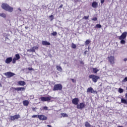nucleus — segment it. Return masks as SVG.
<instances>
[{"mask_svg": "<svg viewBox=\"0 0 127 127\" xmlns=\"http://www.w3.org/2000/svg\"><path fill=\"white\" fill-rule=\"evenodd\" d=\"M1 7L2 9L6 10V11H8L9 12H12V11H13V8L7 3H2Z\"/></svg>", "mask_w": 127, "mask_h": 127, "instance_id": "nucleus-1", "label": "nucleus"}, {"mask_svg": "<svg viewBox=\"0 0 127 127\" xmlns=\"http://www.w3.org/2000/svg\"><path fill=\"white\" fill-rule=\"evenodd\" d=\"M63 89V86L62 84L59 83L55 84L53 89V91H62Z\"/></svg>", "mask_w": 127, "mask_h": 127, "instance_id": "nucleus-2", "label": "nucleus"}, {"mask_svg": "<svg viewBox=\"0 0 127 127\" xmlns=\"http://www.w3.org/2000/svg\"><path fill=\"white\" fill-rule=\"evenodd\" d=\"M89 79H92V81L94 82V83H97V82H98V80L100 79L99 76L94 74L89 75Z\"/></svg>", "mask_w": 127, "mask_h": 127, "instance_id": "nucleus-3", "label": "nucleus"}, {"mask_svg": "<svg viewBox=\"0 0 127 127\" xmlns=\"http://www.w3.org/2000/svg\"><path fill=\"white\" fill-rule=\"evenodd\" d=\"M108 61L110 63L112 66H114V64H115L116 61V59L115 58V56H110L108 57Z\"/></svg>", "mask_w": 127, "mask_h": 127, "instance_id": "nucleus-4", "label": "nucleus"}, {"mask_svg": "<svg viewBox=\"0 0 127 127\" xmlns=\"http://www.w3.org/2000/svg\"><path fill=\"white\" fill-rule=\"evenodd\" d=\"M10 90L13 92V93H14L15 91H17V92H19V91H25V88L24 87H11Z\"/></svg>", "mask_w": 127, "mask_h": 127, "instance_id": "nucleus-5", "label": "nucleus"}, {"mask_svg": "<svg viewBox=\"0 0 127 127\" xmlns=\"http://www.w3.org/2000/svg\"><path fill=\"white\" fill-rule=\"evenodd\" d=\"M85 107H86V105L84 102L80 103L76 106V108L78 110H83V109H85Z\"/></svg>", "mask_w": 127, "mask_h": 127, "instance_id": "nucleus-6", "label": "nucleus"}, {"mask_svg": "<svg viewBox=\"0 0 127 127\" xmlns=\"http://www.w3.org/2000/svg\"><path fill=\"white\" fill-rule=\"evenodd\" d=\"M51 99H52V97L49 96L48 97H41L40 98V100L41 101H42V102H48V101H50V100H51Z\"/></svg>", "mask_w": 127, "mask_h": 127, "instance_id": "nucleus-7", "label": "nucleus"}, {"mask_svg": "<svg viewBox=\"0 0 127 127\" xmlns=\"http://www.w3.org/2000/svg\"><path fill=\"white\" fill-rule=\"evenodd\" d=\"M18 119H20V115L19 114L15 115L14 116H11L10 117V121H15V120H18Z\"/></svg>", "mask_w": 127, "mask_h": 127, "instance_id": "nucleus-8", "label": "nucleus"}, {"mask_svg": "<svg viewBox=\"0 0 127 127\" xmlns=\"http://www.w3.org/2000/svg\"><path fill=\"white\" fill-rule=\"evenodd\" d=\"M4 75L6 76V77H7V78H11V77H12L13 76H14L15 74H14V73L13 72L9 71L5 73Z\"/></svg>", "mask_w": 127, "mask_h": 127, "instance_id": "nucleus-9", "label": "nucleus"}, {"mask_svg": "<svg viewBox=\"0 0 127 127\" xmlns=\"http://www.w3.org/2000/svg\"><path fill=\"white\" fill-rule=\"evenodd\" d=\"M38 119L40 121H47V117L44 115H39Z\"/></svg>", "mask_w": 127, "mask_h": 127, "instance_id": "nucleus-10", "label": "nucleus"}, {"mask_svg": "<svg viewBox=\"0 0 127 127\" xmlns=\"http://www.w3.org/2000/svg\"><path fill=\"white\" fill-rule=\"evenodd\" d=\"M127 32H124L119 37V40H121V39H126V38H127Z\"/></svg>", "mask_w": 127, "mask_h": 127, "instance_id": "nucleus-11", "label": "nucleus"}, {"mask_svg": "<svg viewBox=\"0 0 127 127\" xmlns=\"http://www.w3.org/2000/svg\"><path fill=\"white\" fill-rule=\"evenodd\" d=\"M79 102H80V100L78 98H75L72 100V103L76 106L79 104Z\"/></svg>", "mask_w": 127, "mask_h": 127, "instance_id": "nucleus-12", "label": "nucleus"}, {"mask_svg": "<svg viewBox=\"0 0 127 127\" xmlns=\"http://www.w3.org/2000/svg\"><path fill=\"white\" fill-rule=\"evenodd\" d=\"M125 98L126 99H125L124 98H121V103L122 104L127 105V93L125 94Z\"/></svg>", "mask_w": 127, "mask_h": 127, "instance_id": "nucleus-13", "label": "nucleus"}, {"mask_svg": "<svg viewBox=\"0 0 127 127\" xmlns=\"http://www.w3.org/2000/svg\"><path fill=\"white\" fill-rule=\"evenodd\" d=\"M38 48L37 46L33 47L30 49L28 50L27 51L28 52H35V50H38Z\"/></svg>", "mask_w": 127, "mask_h": 127, "instance_id": "nucleus-14", "label": "nucleus"}, {"mask_svg": "<svg viewBox=\"0 0 127 127\" xmlns=\"http://www.w3.org/2000/svg\"><path fill=\"white\" fill-rule=\"evenodd\" d=\"M12 62V57L7 58L5 61V63H6V64H9V63H10V62Z\"/></svg>", "mask_w": 127, "mask_h": 127, "instance_id": "nucleus-15", "label": "nucleus"}, {"mask_svg": "<svg viewBox=\"0 0 127 127\" xmlns=\"http://www.w3.org/2000/svg\"><path fill=\"white\" fill-rule=\"evenodd\" d=\"M87 93H91V94H92L93 93H95V90H94L93 88L90 87L87 88Z\"/></svg>", "mask_w": 127, "mask_h": 127, "instance_id": "nucleus-16", "label": "nucleus"}, {"mask_svg": "<svg viewBox=\"0 0 127 127\" xmlns=\"http://www.w3.org/2000/svg\"><path fill=\"white\" fill-rule=\"evenodd\" d=\"M23 104L25 107H27L29 105V101L28 100H24L23 101Z\"/></svg>", "mask_w": 127, "mask_h": 127, "instance_id": "nucleus-17", "label": "nucleus"}, {"mask_svg": "<svg viewBox=\"0 0 127 127\" xmlns=\"http://www.w3.org/2000/svg\"><path fill=\"white\" fill-rule=\"evenodd\" d=\"M92 6L94 7V8H97V7H98V2L94 1L92 3Z\"/></svg>", "mask_w": 127, "mask_h": 127, "instance_id": "nucleus-18", "label": "nucleus"}, {"mask_svg": "<svg viewBox=\"0 0 127 127\" xmlns=\"http://www.w3.org/2000/svg\"><path fill=\"white\" fill-rule=\"evenodd\" d=\"M42 45L44 46V45H50L51 44H50V43H49L46 41H43L42 42Z\"/></svg>", "mask_w": 127, "mask_h": 127, "instance_id": "nucleus-19", "label": "nucleus"}, {"mask_svg": "<svg viewBox=\"0 0 127 127\" xmlns=\"http://www.w3.org/2000/svg\"><path fill=\"white\" fill-rule=\"evenodd\" d=\"M56 68L57 70L59 71V72H62V71H63V69H62V67L61 66L57 65Z\"/></svg>", "mask_w": 127, "mask_h": 127, "instance_id": "nucleus-20", "label": "nucleus"}, {"mask_svg": "<svg viewBox=\"0 0 127 127\" xmlns=\"http://www.w3.org/2000/svg\"><path fill=\"white\" fill-rule=\"evenodd\" d=\"M18 84L20 85V86H24V85H25V82L23 81H19L18 82Z\"/></svg>", "mask_w": 127, "mask_h": 127, "instance_id": "nucleus-21", "label": "nucleus"}, {"mask_svg": "<svg viewBox=\"0 0 127 127\" xmlns=\"http://www.w3.org/2000/svg\"><path fill=\"white\" fill-rule=\"evenodd\" d=\"M92 70L94 72V73H98L99 72V70L97 68V67L93 68Z\"/></svg>", "mask_w": 127, "mask_h": 127, "instance_id": "nucleus-22", "label": "nucleus"}, {"mask_svg": "<svg viewBox=\"0 0 127 127\" xmlns=\"http://www.w3.org/2000/svg\"><path fill=\"white\" fill-rule=\"evenodd\" d=\"M0 16H1V17H3V18H5V17H6V15L4 13H0Z\"/></svg>", "mask_w": 127, "mask_h": 127, "instance_id": "nucleus-23", "label": "nucleus"}, {"mask_svg": "<svg viewBox=\"0 0 127 127\" xmlns=\"http://www.w3.org/2000/svg\"><path fill=\"white\" fill-rule=\"evenodd\" d=\"M18 60H17L16 58H13V59L12 60V62L13 64H15V63H16V61H17Z\"/></svg>", "mask_w": 127, "mask_h": 127, "instance_id": "nucleus-24", "label": "nucleus"}, {"mask_svg": "<svg viewBox=\"0 0 127 127\" xmlns=\"http://www.w3.org/2000/svg\"><path fill=\"white\" fill-rule=\"evenodd\" d=\"M85 127H91V125L90 124V123H89V122H86L85 124Z\"/></svg>", "mask_w": 127, "mask_h": 127, "instance_id": "nucleus-25", "label": "nucleus"}, {"mask_svg": "<svg viewBox=\"0 0 127 127\" xmlns=\"http://www.w3.org/2000/svg\"><path fill=\"white\" fill-rule=\"evenodd\" d=\"M76 48H77V46H76L75 44L72 43L71 44V48H72L73 49H76Z\"/></svg>", "mask_w": 127, "mask_h": 127, "instance_id": "nucleus-26", "label": "nucleus"}, {"mask_svg": "<svg viewBox=\"0 0 127 127\" xmlns=\"http://www.w3.org/2000/svg\"><path fill=\"white\" fill-rule=\"evenodd\" d=\"M89 43H91V41L90 40H87L85 42V45H89Z\"/></svg>", "mask_w": 127, "mask_h": 127, "instance_id": "nucleus-27", "label": "nucleus"}, {"mask_svg": "<svg viewBox=\"0 0 127 127\" xmlns=\"http://www.w3.org/2000/svg\"><path fill=\"white\" fill-rule=\"evenodd\" d=\"M61 115L63 117V118H68V115L66 113H61Z\"/></svg>", "mask_w": 127, "mask_h": 127, "instance_id": "nucleus-28", "label": "nucleus"}, {"mask_svg": "<svg viewBox=\"0 0 127 127\" xmlns=\"http://www.w3.org/2000/svg\"><path fill=\"white\" fill-rule=\"evenodd\" d=\"M95 28H102V25L100 24H97L95 26Z\"/></svg>", "mask_w": 127, "mask_h": 127, "instance_id": "nucleus-29", "label": "nucleus"}, {"mask_svg": "<svg viewBox=\"0 0 127 127\" xmlns=\"http://www.w3.org/2000/svg\"><path fill=\"white\" fill-rule=\"evenodd\" d=\"M15 58H16L18 60H19V59H20V56H19V54H17L15 55Z\"/></svg>", "mask_w": 127, "mask_h": 127, "instance_id": "nucleus-30", "label": "nucleus"}, {"mask_svg": "<svg viewBox=\"0 0 127 127\" xmlns=\"http://www.w3.org/2000/svg\"><path fill=\"white\" fill-rule=\"evenodd\" d=\"M120 40H121L120 42L121 44H126V40L124 39H121Z\"/></svg>", "mask_w": 127, "mask_h": 127, "instance_id": "nucleus-31", "label": "nucleus"}, {"mask_svg": "<svg viewBox=\"0 0 127 127\" xmlns=\"http://www.w3.org/2000/svg\"><path fill=\"white\" fill-rule=\"evenodd\" d=\"M118 92L120 93V94H122V93H124V89L122 88H119Z\"/></svg>", "mask_w": 127, "mask_h": 127, "instance_id": "nucleus-32", "label": "nucleus"}, {"mask_svg": "<svg viewBox=\"0 0 127 127\" xmlns=\"http://www.w3.org/2000/svg\"><path fill=\"white\" fill-rule=\"evenodd\" d=\"M91 20H93L94 21H97L98 20V18L97 17H93L91 19Z\"/></svg>", "mask_w": 127, "mask_h": 127, "instance_id": "nucleus-33", "label": "nucleus"}, {"mask_svg": "<svg viewBox=\"0 0 127 127\" xmlns=\"http://www.w3.org/2000/svg\"><path fill=\"white\" fill-rule=\"evenodd\" d=\"M52 35H53V36H56V35H57V32H54L52 33Z\"/></svg>", "mask_w": 127, "mask_h": 127, "instance_id": "nucleus-34", "label": "nucleus"}, {"mask_svg": "<svg viewBox=\"0 0 127 127\" xmlns=\"http://www.w3.org/2000/svg\"><path fill=\"white\" fill-rule=\"evenodd\" d=\"M39 116V115H33L32 116V118H33V119H34L35 118H38V116Z\"/></svg>", "mask_w": 127, "mask_h": 127, "instance_id": "nucleus-35", "label": "nucleus"}, {"mask_svg": "<svg viewBox=\"0 0 127 127\" xmlns=\"http://www.w3.org/2000/svg\"><path fill=\"white\" fill-rule=\"evenodd\" d=\"M43 109L45 111H48V107L47 106L44 107Z\"/></svg>", "mask_w": 127, "mask_h": 127, "instance_id": "nucleus-36", "label": "nucleus"}, {"mask_svg": "<svg viewBox=\"0 0 127 127\" xmlns=\"http://www.w3.org/2000/svg\"><path fill=\"white\" fill-rule=\"evenodd\" d=\"M89 15H88V16H84L83 17V18H84V19H89Z\"/></svg>", "mask_w": 127, "mask_h": 127, "instance_id": "nucleus-37", "label": "nucleus"}, {"mask_svg": "<svg viewBox=\"0 0 127 127\" xmlns=\"http://www.w3.org/2000/svg\"><path fill=\"white\" fill-rule=\"evenodd\" d=\"M28 69L30 71H34V69L32 67H28Z\"/></svg>", "mask_w": 127, "mask_h": 127, "instance_id": "nucleus-38", "label": "nucleus"}, {"mask_svg": "<svg viewBox=\"0 0 127 127\" xmlns=\"http://www.w3.org/2000/svg\"><path fill=\"white\" fill-rule=\"evenodd\" d=\"M36 110H37V108H32V110L34 111V112H36Z\"/></svg>", "mask_w": 127, "mask_h": 127, "instance_id": "nucleus-39", "label": "nucleus"}, {"mask_svg": "<svg viewBox=\"0 0 127 127\" xmlns=\"http://www.w3.org/2000/svg\"><path fill=\"white\" fill-rule=\"evenodd\" d=\"M123 82H127V77H125V78L123 79Z\"/></svg>", "mask_w": 127, "mask_h": 127, "instance_id": "nucleus-40", "label": "nucleus"}, {"mask_svg": "<svg viewBox=\"0 0 127 127\" xmlns=\"http://www.w3.org/2000/svg\"><path fill=\"white\" fill-rule=\"evenodd\" d=\"M100 2L102 4L105 2V0H100Z\"/></svg>", "mask_w": 127, "mask_h": 127, "instance_id": "nucleus-41", "label": "nucleus"}, {"mask_svg": "<svg viewBox=\"0 0 127 127\" xmlns=\"http://www.w3.org/2000/svg\"><path fill=\"white\" fill-rule=\"evenodd\" d=\"M71 81L72 83H76V80L74 79H71Z\"/></svg>", "mask_w": 127, "mask_h": 127, "instance_id": "nucleus-42", "label": "nucleus"}, {"mask_svg": "<svg viewBox=\"0 0 127 127\" xmlns=\"http://www.w3.org/2000/svg\"><path fill=\"white\" fill-rule=\"evenodd\" d=\"M80 64H82V65H84V62L83 61H80L79 62Z\"/></svg>", "mask_w": 127, "mask_h": 127, "instance_id": "nucleus-43", "label": "nucleus"}, {"mask_svg": "<svg viewBox=\"0 0 127 127\" xmlns=\"http://www.w3.org/2000/svg\"><path fill=\"white\" fill-rule=\"evenodd\" d=\"M63 7V4H61L59 6V8H62Z\"/></svg>", "mask_w": 127, "mask_h": 127, "instance_id": "nucleus-44", "label": "nucleus"}, {"mask_svg": "<svg viewBox=\"0 0 127 127\" xmlns=\"http://www.w3.org/2000/svg\"><path fill=\"white\" fill-rule=\"evenodd\" d=\"M50 17H52V19H53L54 16H53V15H51L50 16Z\"/></svg>", "mask_w": 127, "mask_h": 127, "instance_id": "nucleus-45", "label": "nucleus"}, {"mask_svg": "<svg viewBox=\"0 0 127 127\" xmlns=\"http://www.w3.org/2000/svg\"><path fill=\"white\" fill-rule=\"evenodd\" d=\"M124 61L126 62V61H127V58H125L124 59Z\"/></svg>", "mask_w": 127, "mask_h": 127, "instance_id": "nucleus-46", "label": "nucleus"}, {"mask_svg": "<svg viewBox=\"0 0 127 127\" xmlns=\"http://www.w3.org/2000/svg\"><path fill=\"white\" fill-rule=\"evenodd\" d=\"M87 52H88V51H85L84 52V54H87Z\"/></svg>", "mask_w": 127, "mask_h": 127, "instance_id": "nucleus-47", "label": "nucleus"}, {"mask_svg": "<svg viewBox=\"0 0 127 127\" xmlns=\"http://www.w3.org/2000/svg\"><path fill=\"white\" fill-rule=\"evenodd\" d=\"M25 29H28V27L25 26Z\"/></svg>", "mask_w": 127, "mask_h": 127, "instance_id": "nucleus-48", "label": "nucleus"}, {"mask_svg": "<svg viewBox=\"0 0 127 127\" xmlns=\"http://www.w3.org/2000/svg\"><path fill=\"white\" fill-rule=\"evenodd\" d=\"M47 127H52L51 126V125H47Z\"/></svg>", "mask_w": 127, "mask_h": 127, "instance_id": "nucleus-49", "label": "nucleus"}, {"mask_svg": "<svg viewBox=\"0 0 127 127\" xmlns=\"http://www.w3.org/2000/svg\"><path fill=\"white\" fill-rule=\"evenodd\" d=\"M0 87H2L1 83H0Z\"/></svg>", "mask_w": 127, "mask_h": 127, "instance_id": "nucleus-50", "label": "nucleus"}, {"mask_svg": "<svg viewBox=\"0 0 127 127\" xmlns=\"http://www.w3.org/2000/svg\"><path fill=\"white\" fill-rule=\"evenodd\" d=\"M1 103V101H0V103Z\"/></svg>", "mask_w": 127, "mask_h": 127, "instance_id": "nucleus-51", "label": "nucleus"}]
</instances>
